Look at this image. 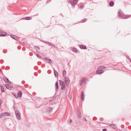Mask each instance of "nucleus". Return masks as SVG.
<instances>
[{"label":"nucleus","mask_w":131,"mask_h":131,"mask_svg":"<svg viewBox=\"0 0 131 131\" xmlns=\"http://www.w3.org/2000/svg\"><path fill=\"white\" fill-rule=\"evenodd\" d=\"M55 91H57L58 89V81L56 82L55 84Z\"/></svg>","instance_id":"obj_11"},{"label":"nucleus","mask_w":131,"mask_h":131,"mask_svg":"<svg viewBox=\"0 0 131 131\" xmlns=\"http://www.w3.org/2000/svg\"><path fill=\"white\" fill-rule=\"evenodd\" d=\"M114 2L112 1H111L109 3V5L111 7H112L114 5Z\"/></svg>","instance_id":"obj_21"},{"label":"nucleus","mask_w":131,"mask_h":131,"mask_svg":"<svg viewBox=\"0 0 131 131\" xmlns=\"http://www.w3.org/2000/svg\"><path fill=\"white\" fill-rule=\"evenodd\" d=\"M106 68L104 66H102L99 67L96 71V73L97 74H99L102 73L104 71L102 70L105 69H106Z\"/></svg>","instance_id":"obj_2"},{"label":"nucleus","mask_w":131,"mask_h":131,"mask_svg":"<svg viewBox=\"0 0 131 131\" xmlns=\"http://www.w3.org/2000/svg\"><path fill=\"white\" fill-rule=\"evenodd\" d=\"M72 50L74 52H78V50H77V49L74 47H73L72 48Z\"/></svg>","instance_id":"obj_26"},{"label":"nucleus","mask_w":131,"mask_h":131,"mask_svg":"<svg viewBox=\"0 0 131 131\" xmlns=\"http://www.w3.org/2000/svg\"><path fill=\"white\" fill-rule=\"evenodd\" d=\"M62 74L63 76V77L64 78L65 77H66V71L65 70H63L62 71Z\"/></svg>","instance_id":"obj_20"},{"label":"nucleus","mask_w":131,"mask_h":131,"mask_svg":"<svg viewBox=\"0 0 131 131\" xmlns=\"http://www.w3.org/2000/svg\"><path fill=\"white\" fill-rule=\"evenodd\" d=\"M1 106V104L0 105V107Z\"/></svg>","instance_id":"obj_59"},{"label":"nucleus","mask_w":131,"mask_h":131,"mask_svg":"<svg viewBox=\"0 0 131 131\" xmlns=\"http://www.w3.org/2000/svg\"><path fill=\"white\" fill-rule=\"evenodd\" d=\"M32 18L30 17H26L22 18L21 19H23L26 20H30Z\"/></svg>","instance_id":"obj_12"},{"label":"nucleus","mask_w":131,"mask_h":131,"mask_svg":"<svg viewBox=\"0 0 131 131\" xmlns=\"http://www.w3.org/2000/svg\"><path fill=\"white\" fill-rule=\"evenodd\" d=\"M38 15V14H37L35 15H34V16H37Z\"/></svg>","instance_id":"obj_55"},{"label":"nucleus","mask_w":131,"mask_h":131,"mask_svg":"<svg viewBox=\"0 0 131 131\" xmlns=\"http://www.w3.org/2000/svg\"><path fill=\"white\" fill-rule=\"evenodd\" d=\"M56 98V97H53V99H55Z\"/></svg>","instance_id":"obj_54"},{"label":"nucleus","mask_w":131,"mask_h":131,"mask_svg":"<svg viewBox=\"0 0 131 131\" xmlns=\"http://www.w3.org/2000/svg\"><path fill=\"white\" fill-rule=\"evenodd\" d=\"M62 17H63V15H62Z\"/></svg>","instance_id":"obj_58"},{"label":"nucleus","mask_w":131,"mask_h":131,"mask_svg":"<svg viewBox=\"0 0 131 131\" xmlns=\"http://www.w3.org/2000/svg\"><path fill=\"white\" fill-rule=\"evenodd\" d=\"M3 52L4 53H6V52H5V51H4V50L3 51Z\"/></svg>","instance_id":"obj_56"},{"label":"nucleus","mask_w":131,"mask_h":131,"mask_svg":"<svg viewBox=\"0 0 131 131\" xmlns=\"http://www.w3.org/2000/svg\"><path fill=\"white\" fill-rule=\"evenodd\" d=\"M45 60L46 61L50 64L52 63L51 60L49 59L47 57H46L45 58Z\"/></svg>","instance_id":"obj_7"},{"label":"nucleus","mask_w":131,"mask_h":131,"mask_svg":"<svg viewBox=\"0 0 131 131\" xmlns=\"http://www.w3.org/2000/svg\"><path fill=\"white\" fill-rule=\"evenodd\" d=\"M86 81V79L85 78H83L82 79L80 80V81L81 82L83 83H85Z\"/></svg>","instance_id":"obj_18"},{"label":"nucleus","mask_w":131,"mask_h":131,"mask_svg":"<svg viewBox=\"0 0 131 131\" xmlns=\"http://www.w3.org/2000/svg\"><path fill=\"white\" fill-rule=\"evenodd\" d=\"M77 116L79 118H81V116L80 112L79 109H77Z\"/></svg>","instance_id":"obj_9"},{"label":"nucleus","mask_w":131,"mask_h":131,"mask_svg":"<svg viewBox=\"0 0 131 131\" xmlns=\"http://www.w3.org/2000/svg\"><path fill=\"white\" fill-rule=\"evenodd\" d=\"M80 48L81 49H87L85 46L82 45H80L79 46Z\"/></svg>","instance_id":"obj_14"},{"label":"nucleus","mask_w":131,"mask_h":131,"mask_svg":"<svg viewBox=\"0 0 131 131\" xmlns=\"http://www.w3.org/2000/svg\"><path fill=\"white\" fill-rule=\"evenodd\" d=\"M84 5H82L80 7V8L81 9H82V8H83V7H84Z\"/></svg>","instance_id":"obj_35"},{"label":"nucleus","mask_w":131,"mask_h":131,"mask_svg":"<svg viewBox=\"0 0 131 131\" xmlns=\"http://www.w3.org/2000/svg\"><path fill=\"white\" fill-rule=\"evenodd\" d=\"M80 97L81 100L82 101H83L84 100V92L83 91H82L81 92V94Z\"/></svg>","instance_id":"obj_8"},{"label":"nucleus","mask_w":131,"mask_h":131,"mask_svg":"<svg viewBox=\"0 0 131 131\" xmlns=\"http://www.w3.org/2000/svg\"><path fill=\"white\" fill-rule=\"evenodd\" d=\"M3 113L4 114V115L5 116H8L10 115V114L9 113V112H6L4 113Z\"/></svg>","instance_id":"obj_24"},{"label":"nucleus","mask_w":131,"mask_h":131,"mask_svg":"<svg viewBox=\"0 0 131 131\" xmlns=\"http://www.w3.org/2000/svg\"><path fill=\"white\" fill-rule=\"evenodd\" d=\"M5 116L4 115V114L3 113H2L0 115V117L1 118H2L3 116Z\"/></svg>","instance_id":"obj_31"},{"label":"nucleus","mask_w":131,"mask_h":131,"mask_svg":"<svg viewBox=\"0 0 131 131\" xmlns=\"http://www.w3.org/2000/svg\"><path fill=\"white\" fill-rule=\"evenodd\" d=\"M41 63V62H38L37 63V64L38 65H40Z\"/></svg>","instance_id":"obj_39"},{"label":"nucleus","mask_w":131,"mask_h":131,"mask_svg":"<svg viewBox=\"0 0 131 131\" xmlns=\"http://www.w3.org/2000/svg\"><path fill=\"white\" fill-rule=\"evenodd\" d=\"M41 41L43 43L47 44L49 46H52L53 44L52 43L48 41H46L42 40H41Z\"/></svg>","instance_id":"obj_10"},{"label":"nucleus","mask_w":131,"mask_h":131,"mask_svg":"<svg viewBox=\"0 0 131 131\" xmlns=\"http://www.w3.org/2000/svg\"><path fill=\"white\" fill-rule=\"evenodd\" d=\"M4 67H5L4 66H2V69H4Z\"/></svg>","instance_id":"obj_51"},{"label":"nucleus","mask_w":131,"mask_h":131,"mask_svg":"<svg viewBox=\"0 0 131 131\" xmlns=\"http://www.w3.org/2000/svg\"><path fill=\"white\" fill-rule=\"evenodd\" d=\"M6 69H9V67L8 66H7L6 67Z\"/></svg>","instance_id":"obj_42"},{"label":"nucleus","mask_w":131,"mask_h":131,"mask_svg":"<svg viewBox=\"0 0 131 131\" xmlns=\"http://www.w3.org/2000/svg\"><path fill=\"white\" fill-rule=\"evenodd\" d=\"M59 84L60 86L61 85H63L65 84L64 82L63 81H62L61 80H59Z\"/></svg>","instance_id":"obj_22"},{"label":"nucleus","mask_w":131,"mask_h":131,"mask_svg":"<svg viewBox=\"0 0 131 131\" xmlns=\"http://www.w3.org/2000/svg\"><path fill=\"white\" fill-rule=\"evenodd\" d=\"M0 87L1 88V91L2 93H3L5 92L4 88L3 86L2 85H0Z\"/></svg>","instance_id":"obj_23"},{"label":"nucleus","mask_w":131,"mask_h":131,"mask_svg":"<svg viewBox=\"0 0 131 131\" xmlns=\"http://www.w3.org/2000/svg\"><path fill=\"white\" fill-rule=\"evenodd\" d=\"M52 100H50V101H49V102H52Z\"/></svg>","instance_id":"obj_57"},{"label":"nucleus","mask_w":131,"mask_h":131,"mask_svg":"<svg viewBox=\"0 0 131 131\" xmlns=\"http://www.w3.org/2000/svg\"><path fill=\"white\" fill-rule=\"evenodd\" d=\"M22 83L23 84H24L25 83V81H22Z\"/></svg>","instance_id":"obj_50"},{"label":"nucleus","mask_w":131,"mask_h":131,"mask_svg":"<svg viewBox=\"0 0 131 131\" xmlns=\"http://www.w3.org/2000/svg\"><path fill=\"white\" fill-rule=\"evenodd\" d=\"M78 0H68V2L69 3H70L72 6H74L77 3Z\"/></svg>","instance_id":"obj_4"},{"label":"nucleus","mask_w":131,"mask_h":131,"mask_svg":"<svg viewBox=\"0 0 131 131\" xmlns=\"http://www.w3.org/2000/svg\"><path fill=\"white\" fill-rule=\"evenodd\" d=\"M34 75L35 76H37L38 75V73L36 72H35L34 73Z\"/></svg>","instance_id":"obj_37"},{"label":"nucleus","mask_w":131,"mask_h":131,"mask_svg":"<svg viewBox=\"0 0 131 131\" xmlns=\"http://www.w3.org/2000/svg\"><path fill=\"white\" fill-rule=\"evenodd\" d=\"M103 118L102 117L100 118V120L101 121H102L103 120Z\"/></svg>","instance_id":"obj_41"},{"label":"nucleus","mask_w":131,"mask_h":131,"mask_svg":"<svg viewBox=\"0 0 131 131\" xmlns=\"http://www.w3.org/2000/svg\"><path fill=\"white\" fill-rule=\"evenodd\" d=\"M83 118V119H84L86 121V122H87V120L86 119V118L85 117H84Z\"/></svg>","instance_id":"obj_49"},{"label":"nucleus","mask_w":131,"mask_h":131,"mask_svg":"<svg viewBox=\"0 0 131 131\" xmlns=\"http://www.w3.org/2000/svg\"><path fill=\"white\" fill-rule=\"evenodd\" d=\"M54 73L55 77H57L58 76V73L56 71H55L54 72Z\"/></svg>","instance_id":"obj_27"},{"label":"nucleus","mask_w":131,"mask_h":131,"mask_svg":"<svg viewBox=\"0 0 131 131\" xmlns=\"http://www.w3.org/2000/svg\"><path fill=\"white\" fill-rule=\"evenodd\" d=\"M12 95L16 98L17 99L18 97V96L17 94L15 93H12Z\"/></svg>","instance_id":"obj_25"},{"label":"nucleus","mask_w":131,"mask_h":131,"mask_svg":"<svg viewBox=\"0 0 131 131\" xmlns=\"http://www.w3.org/2000/svg\"><path fill=\"white\" fill-rule=\"evenodd\" d=\"M86 18H84V19H83L81 21V22H82V23H84V22H85L86 21Z\"/></svg>","instance_id":"obj_30"},{"label":"nucleus","mask_w":131,"mask_h":131,"mask_svg":"<svg viewBox=\"0 0 131 131\" xmlns=\"http://www.w3.org/2000/svg\"><path fill=\"white\" fill-rule=\"evenodd\" d=\"M65 88V84L63 85H61V89L62 90H63Z\"/></svg>","instance_id":"obj_28"},{"label":"nucleus","mask_w":131,"mask_h":131,"mask_svg":"<svg viewBox=\"0 0 131 131\" xmlns=\"http://www.w3.org/2000/svg\"><path fill=\"white\" fill-rule=\"evenodd\" d=\"M103 131H106L107 129L106 128H104L103 129Z\"/></svg>","instance_id":"obj_43"},{"label":"nucleus","mask_w":131,"mask_h":131,"mask_svg":"<svg viewBox=\"0 0 131 131\" xmlns=\"http://www.w3.org/2000/svg\"><path fill=\"white\" fill-rule=\"evenodd\" d=\"M5 86L6 88L8 89H11V88L12 87L11 86L8 84H6L5 85Z\"/></svg>","instance_id":"obj_16"},{"label":"nucleus","mask_w":131,"mask_h":131,"mask_svg":"<svg viewBox=\"0 0 131 131\" xmlns=\"http://www.w3.org/2000/svg\"><path fill=\"white\" fill-rule=\"evenodd\" d=\"M128 128L129 129H131V126H129L128 127Z\"/></svg>","instance_id":"obj_47"},{"label":"nucleus","mask_w":131,"mask_h":131,"mask_svg":"<svg viewBox=\"0 0 131 131\" xmlns=\"http://www.w3.org/2000/svg\"><path fill=\"white\" fill-rule=\"evenodd\" d=\"M22 93L21 91H19L17 94L18 97H19V98L21 97L22 96Z\"/></svg>","instance_id":"obj_15"},{"label":"nucleus","mask_w":131,"mask_h":131,"mask_svg":"<svg viewBox=\"0 0 131 131\" xmlns=\"http://www.w3.org/2000/svg\"><path fill=\"white\" fill-rule=\"evenodd\" d=\"M3 79L4 81L6 83L10 84H12V82L9 81L7 77H5V78H3Z\"/></svg>","instance_id":"obj_6"},{"label":"nucleus","mask_w":131,"mask_h":131,"mask_svg":"<svg viewBox=\"0 0 131 131\" xmlns=\"http://www.w3.org/2000/svg\"><path fill=\"white\" fill-rule=\"evenodd\" d=\"M96 119V117H94L93 118V120Z\"/></svg>","instance_id":"obj_40"},{"label":"nucleus","mask_w":131,"mask_h":131,"mask_svg":"<svg viewBox=\"0 0 131 131\" xmlns=\"http://www.w3.org/2000/svg\"><path fill=\"white\" fill-rule=\"evenodd\" d=\"M2 103V100L0 99V105H1V103Z\"/></svg>","instance_id":"obj_46"},{"label":"nucleus","mask_w":131,"mask_h":131,"mask_svg":"<svg viewBox=\"0 0 131 131\" xmlns=\"http://www.w3.org/2000/svg\"><path fill=\"white\" fill-rule=\"evenodd\" d=\"M64 81L66 85L68 86L69 83L70 82V80L69 78L67 77H64Z\"/></svg>","instance_id":"obj_5"},{"label":"nucleus","mask_w":131,"mask_h":131,"mask_svg":"<svg viewBox=\"0 0 131 131\" xmlns=\"http://www.w3.org/2000/svg\"><path fill=\"white\" fill-rule=\"evenodd\" d=\"M121 126L122 128H123L124 127V125H121Z\"/></svg>","instance_id":"obj_45"},{"label":"nucleus","mask_w":131,"mask_h":131,"mask_svg":"<svg viewBox=\"0 0 131 131\" xmlns=\"http://www.w3.org/2000/svg\"><path fill=\"white\" fill-rule=\"evenodd\" d=\"M34 69L35 70H37L38 69V67L37 66H35L34 67Z\"/></svg>","instance_id":"obj_33"},{"label":"nucleus","mask_w":131,"mask_h":131,"mask_svg":"<svg viewBox=\"0 0 131 131\" xmlns=\"http://www.w3.org/2000/svg\"><path fill=\"white\" fill-rule=\"evenodd\" d=\"M10 36L11 38H12L13 39L15 40H17V38H18L17 36L13 35H10Z\"/></svg>","instance_id":"obj_13"},{"label":"nucleus","mask_w":131,"mask_h":131,"mask_svg":"<svg viewBox=\"0 0 131 131\" xmlns=\"http://www.w3.org/2000/svg\"><path fill=\"white\" fill-rule=\"evenodd\" d=\"M34 47L36 48H37V49H39L40 48L39 47H38V46H34Z\"/></svg>","instance_id":"obj_36"},{"label":"nucleus","mask_w":131,"mask_h":131,"mask_svg":"<svg viewBox=\"0 0 131 131\" xmlns=\"http://www.w3.org/2000/svg\"><path fill=\"white\" fill-rule=\"evenodd\" d=\"M4 62V60L3 59H1L0 60V63H3Z\"/></svg>","instance_id":"obj_34"},{"label":"nucleus","mask_w":131,"mask_h":131,"mask_svg":"<svg viewBox=\"0 0 131 131\" xmlns=\"http://www.w3.org/2000/svg\"><path fill=\"white\" fill-rule=\"evenodd\" d=\"M3 33V32L2 31H0V33Z\"/></svg>","instance_id":"obj_52"},{"label":"nucleus","mask_w":131,"mask_h":131,"mask_svg":"<svg viewBox=\"0 0 131 131\" xmlns=\"http://www.w3.org/2000/svg\"><path fill=\"white\" fill-rule=\"evenodd\" d=\"M15 113L16 117L17 119L19 120H20L21 119L20 113L18 110H16L15 111Z\"/></svg>","instance_id":"obj_3"},{"label":"nucleus","mask_w":131,"mask_h":131,"mask_svg":"<svg viewBox=\"0 0 131 131\" xmlns=\"http://www.w3.org/2000/svg\"><path fill=\"white\" fill-rule=\"evenodd\" d=\"M52 46H53L54 48H57V47L56 46H55V45L53 44L52 45Z\"/></svg>","instance_id":"obj_38"},{"label":"nucleus","mask_w":131,"mask_h":131,"mask_svg":"<svg viewBox=\"0 0 131 131\" xmlns=\"http://www.w3.org/2000/svg\"><path fill=\"white\" fill-rule=\"evenodd\" d=\"M7 33H6L5 34H2L1 35H0V36L4 37L6 36V35L7 34Z\"/></svg>","instance_id":"obj_29"},{"label":"nucleus","mask_w":131,"mask_h":131,"mask_svg":"<svg viewBox=\"0 0 131 131\" xmlns=\"http://www.w3.org/2000/svg\"><path fill=\"white\" fill-rule=\"evenodd\" d=\"M72 122V120L71 119H70V120H69V123H71Z\"/></svg>","instance_id":"obj_44"},{"label":"nucleus","mask_w":131,"mask_h":131,"mask_svg":"<svg viewBox=\"0 0 131 131\" xmlns=\"http://www.w3.org/2000/svg\"><path fill=\"white\" fill-rule=\"evenodd\" d=\"M36 56L37 57L39 58H41V56L39 54H36Z\"/></svg>","instance_id":"obj_32"},{"label":"nucleus","mask_w":131,"mask_h":131,"mask_svg":"<svg viewBox=\"0 0 131 131\" xmlns=\"http://www.w3.org/2000/svg\"><path fill=\"white\" fill-rule=\"evenodd\" d=\"M52 108L51 107H49L47 110V112L49 113H50L52 112Z\"/></svg>","instance_id":"obj_17"},{"label":"nucleus","mask_w":131,"mask_h":131,"mask_svg":"<svg viewBox=\"0 0 131 131\" xmlns=\"http://www.w3.org/2000/svg\"><path fill=\"white\" fill-rule=\"evenodd\" d=\"M111 127L114 129L116 128V127L115 125L114 124H111L110 125Z\"/></svg>","instance_id":"obj_19"},{"label":"nucleus","mask_w":131,"mask_h":131,"mask_svg":"<svg viewBox=\"0 0 131 131\" xmlns=\"http://www.w3.org/2000/svg\"><path fill=\"white\" fill-rule=\"evenodd\" d=\"M130 61L131 62V60H130Z\"/></svg>","instance_id":"obj_60"},{"label":"nucleus","mask_w":131,"mask_h":131,"mask_svg":"<svg viewBox=\"0 0 131 131\" xmlns=\"http://www.w3.org/2000/svg\"><path fill=\"white\" fill-rule=\"evenodd\" d=\"M51 0H48L47 2H46V3H48L49 2H50Z\"/></svg>","instance_id":"obj_48"},{"label":"nucleus","mask_w":131,"mask_h":131,"mask_svg":"<svg viewBox=\"0 0 131 131\" xmlns=\"http://www.w3.org/2000/svg\"><path fill=\"white\" fill-rule=\"evenodd\" d=\"M118 15L119 17L122 18H129L130 15H125L124 13H123L122 11L121 10H119L118 12Z\"/></svg>","instance_id":"obj_1"},{"label":"nucleus","mask_w":131,"mask_h":131,"mask_svg":"<svg viewBox=\"0 0 131 131\" xmlns=\"http://www.w3.org/2000/svg\"><path fill=\"white\" fill-rule=\"evenodd\" d=\"M53 72L54 71H56V70H55V69H54V68H53Z\"/></svg>","instance_id":"obj_53"}]
</instances>
